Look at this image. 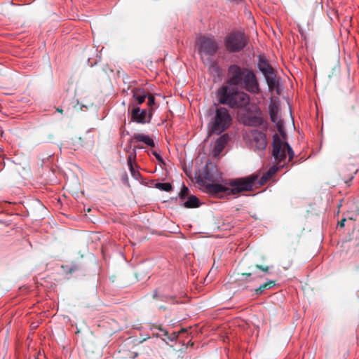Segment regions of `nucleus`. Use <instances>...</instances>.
Listing matches in <instances>:
<instances>
[{
  "label": "nucleus",
  "mask_w": 359,
  "mask_h": 359,
  "mask_svg": "<svg viewBox=\"0 0 359 359\" xmlns=\"http://www.w3.org/2000/svg\"><path fill=\"white\" fill-rule=\"evenodd\" d=\"M142 142L147 146L154 148L156 144L152 137L149 135L143 133H134L133 137L130 139V143Z\"/></svg>",
  "instance_id": "13"
},
{
  "label": "nucleus",
  "mask_w": 359,
  "mask_h": 359,
  "mask_svg": "<svg viewBox=\"0 0 359 359\" xmlns=\"http://www.w3.org/2000/svg\"><path fill=\"white\" fill-rule=\"evenodd\" d=\"M189 193V190L187 187H186L185 184L182 185V187L181 189V191H180L178 196L180 200L184 201L187 198H188V195Z\"/></svg>",
  "instance_id": "24"
},
{
  "label": "nucleus",
  "mask_w": 359,
  "mask_h": 359,
  "mask_svg": "<svg viewBox=\"0 0 359 359\" xmlns=\"http://www.w3.org/2000/svg\"><path fill=\"white\" fill-rule=\"evenodd\" d=\"M64 271L67 274H72L79 269V266L76 263H72L62 266Z\"/></svg>",
  "instance_id": "21"
},
{
  "label": "nucleus",
  "mask_w": 359,
  "mask_h": 359,
  "mask_svg": "<svg viewBox=\"0 0 359 359\" xmlns=\"http://www.w3.org/2000/svg\"><path fill=\"white\" fill-rule=\"evenodd\" d=\"M133 97L138 104H142L145 98H147L148 93L144 89L141 88H135L132 90Z\"/></svg>",
  "instance_id": "15"
},
{
  "label": "nucleus",
  "mask_w": 359,
  "mask_h": 359,
  "mask_svg": "<svg viewBox=\"0 0 359 359\" xmlns=\"http://www.w3.org/2000/svg\"><path fill=\"white\" fill-rule=\"evenodd\" d=\"M215 109L209 110V114L212 115L208 124L209 133L219 135L226 131L231 125L232 116L228 109L215 104Z\"/></svg>",
  "instance_id": "5"
},
{
  "label": "nucleus",
  "mask_w": 359,
  "mask_h": 359,
  "mask_svg": "<svg viewBox=\"0 0 359 359\" xmlns=\"http://www.w3.org/2000/svg\"><path fill=\"white\" fill-rule=\"evenodd\" d=\"M198 53L202 58L205 56L213 57L218 50V44L213 39L202 36L199 39Z\"/></svg>",
  "instance_id": "8"
},
{
  "label": "nucleus",
  "mask_w": 359,
  "mask_h": 359,
  "mask_svg": "<svg viewBox=\"0 0 359 359\" xmlns=\"http://www.w3.org/2000/svg\"><path fill=\"white\" fill-rule=\"evenodd\" d=\"M151 154H152V155H154L156 157V160L159 163H164L163 158H162V156H161V154L159 153H158L156 151H152Z\"/></svg>",
  "instance_id": "29"
},
{
  "label": "nucleus",
  "mask_w": 359,
  "mask_h": 359,
  "mask_svg": "<svg viewBox=\"0 0 359 359\" xmlns=\"http://www.w3.org/2000/svg\"><path fill=\"white\" fill-rule=\"evenodd\" d=\"M147 98L148 99L147 105L149 107V109H154V105L156 104V100L154 95L148 94Z\"/></svg>",
  "instance_id": "28"
},
{
  "label": "nucleus",
  "mask_w": 359,
  "mask_h": 359,
  "mask_svg": "<svg viewBox=\"0 0 359 359\" xmlns=\"http://www.w3.org/2000/svg\"><path fill=\"white\" fill-rule=\"evenodd\" d=\"M209 62H210V63H212V64H214V63H215V62H214V61H212V60H209Z\"/></svg>",
  "instance_id": "38"
},
{
  "label": "nucleus",
  "mask_w": 359,
  "mask_h": 359,
  "mask_svg": "<svg viewBox=\"0 0 359 359\" xmlns=\"http://www.w3.org/2000/svg\"><path fill=\"white\" fill-rule=\"evenodd\" d=\"M255 268L260 269L263 272L269 273V270L271 267L270 266H263L262 265L257 264V265H255Z\"/></svg>",
  "instance_id": "31"
},
{
  "label": "nucleus",
  "mask_w": 359,
  "mask_h": 359,
  "mask_svg": "<svg viewBox=\"0 0 359 359\" xmlns=\"http://www.w3.org/2000/svg\"><path fill=\"white\" fill-rule=\"evenodd\" d=\"M216 96L220 104L233 109L245 108L250 102V96L248 93L239 90L236 86L226 84V79L225 83L217 89Z\"/></svg>",
  "instance_id": "3"
},
{
  "label": "nucleus",
  "mask_w": 359,
  "mask_h": 359,
  "mask_svg": "<svg viewBox=\"0 0 359 359\" xmlns=\"http://www.w3.org/2000/svg\"><path fill=\"white\" fill-rule=\"evenodd\" d=\"M243 123L247 126L259 128L263 131H266L269 127V123L264 119L259 109H257L255 114L245 115L243 116Z\"/></svg>",
  "instance_id": "9"
},
{
  "label": "nucleus",
  "mask_w": 359,
  "mask_h": 359,
  "mask_svg": "<svg viewBox=\"0 0 359 359\" xmlns=\"http://www.w3.org/2000/svg\"><path fill=\"white\" fill-rule=\"evenodd\" d=\"M248 43V39L242 31H232L224 38V45L229 53L243 51Z\"/></svg>",
  "instance_id": "6"
},
{
  "label": "nucleus",
  "mask_w": 359,
  "mask_h": 359,
  "mask_svg": "<svg viewBox=\"0 0 359 359\" xmlns=\"http://www.w3.org/2000/svg\"><path fill=\"white\" fill-rule=\"evenodd\" d=\"M257 67L264 76L270 90L278 86V82L276 81L277 72L264 54L257 56Z\"/></svg>",
  "instance_id": "7"
},
{
  "label": "nucleus",
  "mask_w": 359,
  "mask_h": 359,
  "mask_svg": "<svg viewBox=\"0 0 359 359\" xmlns=\"http://www.w3.org/2000/svg\"><path fill=\"white\" fill-rule=\"evenodd\" d=\"M229 140L228 134H223L217 139L213 149L215 156L219 155L223 151Z\"/></svg>",
  "instance_id": "14"
},
{
  "label": "nucleus",
  "mask_w": 359,
  "mask_h": 359,
  "mask_svg": "<svg viewBox=\"0 0 359 359\" xmlns=\"http://www.w3.org/2000/svg\"><path fill=\"white\" fill-rule=\"evenodd\" d=\"M345 222H346V219H343L340 222H339L338 225L341 228H343L345 226Z\"/></svg>",
  "instance_id": "34"
},
{
  "label": "nucleus",
  "mask_w": 359,
  "mask_h": 359,
  "mask_svg": "<svg viewBox=\"0 0 359 359\" xmlns=\"http://www.w3.org/2000/svg\"><path fill=\"white\" fill-rule=\"evenodd\" d=\"M226 84L252 95L261 92L259 79L253 69L238 64L230 65L226 71Z\"/></svg>",
  "instance_id": "2"
},
{
  "label": "nucleus",
  "mask_w": 359,
  "mask_h": 359,
  "mask_svg": "<svg viewBox=\"0 0 359 359\" xmlns=\"http://www.w3.org/2000/svg\"><path fill=\"white\" fill-rule=\"evenodd\" d=\"M252 275H255L256 277L259 278H262L264 276L263 275L257 274L256 272L243 273V276H245V278L248 277H251Z\"/></svg>",
  "instance_id": "32"
},
{
  "label": "nucleus",
  "mask_w": 359,
  "mask_h": 359,
  "mask_svg": "<svg viewBox=\"0 0 359 359\" xmlns=\"http://www.w3.org/2000/svg\"><path fill=\"white\" fill-rule=\"evenodd\" d=\"M257 180L258 175L252 174L244 177L231 179L225 185H223L215 182L208 183L201 177H196V183L204 192L219 198L251 191Z\"/></svg>",
  "instance_id": "1"
},
{
  "label": "nucleus",
  "mask_w": 359,
  "mask_h": 359,
  "mask_svg": "<svg viewBox=\"0 0 359 359\" xmlns=\"http://www.w3.org/2000/svg\"><path fill=\"white\" fill-rule=\"evenodd\" d=\"M156 188L159 190L169 192L172 191V184L169 182H158L156 184Z\"/></svg>",
  "instance_id": "22"
},
{
  "label": "nucleus",
  "mask_w": 359,
  "mask_h": 359,
  "mask_svg": "<svg viewBox=\"0 0 359 359\" xmlns=\"http://www.w3.org/2000/svg\"><path fill=\"white\" fill-rule=\"evenodd\" d=\"M133 148H135V151H137V149H142L143 147L139 144L135 145Z\"/></svg>",
  "instance_id": "35"
},
{
  "label": "nucleus",
  "mask_w": 359,
  "mask_h": 359,
  "mask_svg": "<svg viewBox=\"0 0 359 359\" xmlns=\"http://www.w3.org/2000/svg\"><path fill=\"white\" fill-rule=\"evenodd\" d=\"M127 164L128 165L129 170L130 171L131 175L136 180L138 179V177L140 176V173L139 171H136L135 170L134 165H133V161L127 162Z\"/></svg>",
  "instance_id": "25"
},
{
  "label": "nucleus",
  "mask_w": 359,
  "mask_h": 359,
  "mask_svg": "<svg viewBox=\"0 0 359 359\" xmlns=\"http://www.w3.org/2000/svg\"><path fill=\"white\" fill-rule=\"evenodd\" d=\"M196 177H201L206 182H215L222 178V172L218 170L215 163L208 161L203 168L202 172Z\"/></svg>",
  "instance_id": "10"
},
{
  "label": "nucleus",
  "mask_w": 359,
  "mask_h": 359,
  "mask_svg": "<svg viewBox=\"0 0 359 359\" xmlns=\"http://www.w3.org/2000/svg\"><path fill=\"white\" fill-rule=\"evenodd\" d=\"M272 156L275 159L277 165L271 166L265 174L270 179L275 175V173L280 169L287 167V163H283L287 156H288V161L293 159L294 154L291 146L286 142H283L279 135L275 133L273 135V150Z\"/></svg>",
  "instance_id": "4"
},
{
  "label": "nucleus",
  "mask_w": 359,
  "mask_h": 359,
  "mask_svg": "<svg viewBox=\"0 0 359 359\" xmlns=\"http://www.w3.org/2000/svg\"><path fill=\"white\" fill-rule=\"evenodd\" d=\"M125 135L124 131L122 132L121 135L123 136Z\"/></svg>",
  "instance_id": "39"
},
{
  "label": "nucleus",
  "mask_w": 359,
  "mask_h": 359,
  "mask_svg": "<svg viewBox=\"0 0 359 359\" xmlns=\"http://www.w3.org/2000/svg\"><path fill=\"white\" fill-rule=\"evenodd\" d=\"M358 172V169H355V170L353 171V173L351 174V177H349V179L348 180H346L345 181V183L348 185V186H350V182L352 181V180L354 178V176Z\"/></svg>",
  "instance_id": "33"
},
{
  "label": "nucleus",
  "mask_w": 359,
  "mask_h": 359,
  "mask_svg": "<svg viewBox=\"0 0 359 359\" xmlns=\"http://www.w3.org/2000/svg\"><path fill=\"white\" fill-rule=\"evenodd\" d=\"M57 111L60 112V113H62V109H60V108H57Z\"/></svg>",
  "instance_id": "37"
},
{
  "label": "nucleus",
  "mask_w": 359,
  "mask_h": 359,
  "mask_svg": "<svg viewBox=\"0 0 359 359\" xmlns=\"http://www.w3.org/2000/svg\"><path fill=\"white\" fill-rule=\"evenodd\" d=\"M154 109H141L139 107L133 108L130 112L131 121L140 124L149 123L151 121Z\"/></svg>",
  "instance_id": "11"
},
{
  "label": "nucleus",
  "mask_w": 359,
  "mask_h": 359,
  "mask_svg": "<svg viewBox=\"0 0 359 359\" xmlns=\"http://www.w3.org/2000/svg\"><path fill=\"white\" fill-rule=\"evenodd\" d=\"M151 335L162 339L163 336L168 335V332L161 327H151Z\"/></svg>",
  "instance_id": "19"
},
{
  "label": "nucleus",
  "mask_w": 359,
  "mask_h": 359,
  "mask_svg": "<svg viewBox=\"0 0 359 359\" xmlns=\"http://www.w3.org/2000/svg\"><path fill=\"white\" fill-rule=\"evenodd\" d=\"M269 180H270V178L268 177L265 173H264L263 175L260 177L258 184L260 185H262V184H265Z\"/></svg>",
  "instance_id": "30"
},
{
  "label": "nucleus",
  "mask_w": 359,
  "mask_h": 359,
  "mask_svg": "<svg viewBox=\"0 0 359 359\" xmlns=\"http://www.w3.org/2000/svg\"><path fill=\"white\" fill-rule=\"evenodd\" d=\"M132 144L133 143H130L129 141L128 144L123 149L125 152L128 154L127 162L134 161L137 157V151H135V148L132 147Z\"/></svg>",
  "instance_id": "17"
},
{
  "label": "nucleus",
  "mask_w": 359,
  "mask_h": 359,
  "mask_svg": "<svg viewBox=\"0 0 359 359\" xmlns=\"http://www.w3.org/2000/svg\"><path fill=\"white\" fill-rule=\"evenodd\" d=\"M88 62L90 64L91 67H93L95 63H90V59H88Z\"/></svg>",
  "instance_id": "36"
},
{
  "label": "nucleus",
  "mask_w": 359,
  "mask_h": 359,
  "mask_svg": "<svg viewBox=\"0 0 359 359\" xmlns=\"http://www.w3.org/2000/svg\"><path fill=\"white\" fill-rule=\"evenodd\" d=\"M158 297L161 301L170 302L172 304H179V302L175 300V297L169 295H161L158 297L157 291L154 292V298Z\"/></svg>",
  "instance_id": "20"
},
{
  "label": "nucleus",
  "mask_w": 359,
  "mask_h": 359,
  "mask_svg": "<svg viewBox=\"0 0 359 359\" xmlns=\"http://www.w3.org/2000/svg\"><path fill=\"white\" fill-rule=\"evenodd\" d=\"M275 285V282L273 280H269L255 290V292L256 295L262 294L265 290L271 288Z\"/></svg>",
  "instance_id": "18"
},
{
  "label": "nucleus",
  "mask_w": 359,
  "mask_h": 359,
  "mask_svg": "<svg viewBox=\"0 0 359 359\" xmlns=\"http://www.w3.org/2000/svg\"><path fill=\"white\" fill-rule=\"evenodd\" d=\"M275 123L276 124L277 130L280 133V135L282 137H284L285 135V130H284V123H283V122L281 120H279L278 121H277Z\"/></svg>",
  "instance_id": "27"
},
{
  "label": "nucleus",
  "mask_w": 359,
  "mask_h": 359,
  "mask_svg": "<svg viewBox=\"0 0 359 359\" xmlns=\"http://www.w3.org/2000/svg\"><path fill=\"white\" fill-rule=\"evenodd\" d=\"M269 115H270L271 121L273 123H276L277 121H278L280 120L278 118V111L273 108H270Z\"/></svg>",
  "instance_id": "26"
},
{
  "label": "nucleus",
  "mask_w": 359,
  "mask_h": 359,
  "mask_svg": "<svg viewBox=\"0 0 359 359\" xmlns=\"http://www.w3.org/2000/svg\"><path fill=\"white\" fill-rule=\"evenodd\" d=\"M186 208H195L201 205L200 200L194 195L189 196L182 204Z\"/></svg>",
  "instance_id": "16"
},
{
  "label": "nucleus",
  "mask_w": 359,
  "mask_h": 359,
  "mask_svg": "<svg viewBox=\"0 0 359 359\" xmlns=\"http://www.w3.org/2000/svg\"><path fill=\"white\" fill-rule=\"evenodd\" d=\"M252 137L257 149L261 151L265 149L267 142L266 135L264 132L253 130H252Z\"/></svg>",
  "instance_id": "12"
},
{
  "label": "nucleus",
  "mask_w": 359,
  "mask_h": 359,
  "mask_svg": "<svg viewBox=\"0 0 359 359\" xmlns=\"http://www.w3.org/2000/svg\"><path fill=\"white\" fill-rule=\"evenodd\" d=\"M177 338L178 333L173 332L170 334L168 333V335L163 336L162 340L165 341L167 344H169L170 342L176 341Z\"/></svg>",
  "instance_id": "23"
}]
</instances>
